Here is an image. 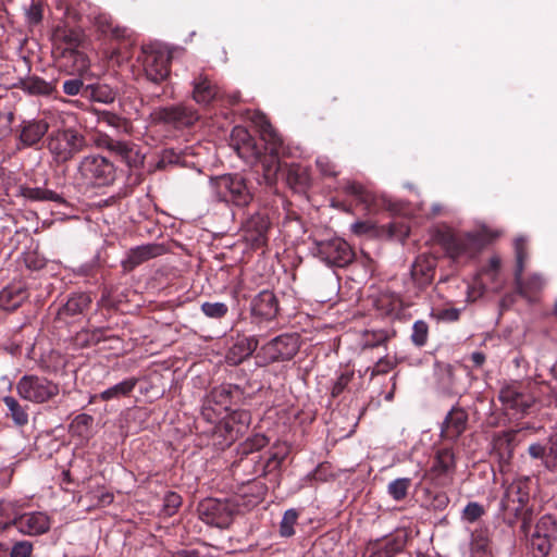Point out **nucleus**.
<instances>
[{"label":"nucleus","instance_id":"34","mask_svg":"<svg viewBox=\"0 0 557 557\" xmlns=\"http://www.w3.org/2000/svg\"><path fill=\"white\" fill-rule=\"evenodd\" d=\"M21 86L25 92L36 96H49L54 90V86L51 83L39 77H30L23 81Z\"/></svg>","mask_w":557,"mask_h":557},{"label":"nucleus","instance_id":"55","mask_svg":"<svg viewBox=\"0 0 557 557\" xmlns=\"http://www.w3.org/2000/svg\"><path fill=\"white\" fill-rule=\"evenodd\" d=\"M116 140L117 139H114L104 133L98 132L95 136L94 143L98 148L107 149L111 152Z\"/></svg>","mask_w":557,"mask_h":557},{"label":"nucleus","instance_id":"6","mask_svg":"<svg viewBox=\"0 0 557 557\" xmlns=\"http://www.w3.org/2000/svg\"><path fill=\"white\" fill-rule=\"evenodd\" d=\"M210 187L216 200L233 202L236 206H247L255 194L246 178L238 173L211 178Z\"/></svg>","mask_w":557,"mask_h":557},{"label":"nucleus","instance_id":"18","mask_svg":"<svg viewBox=\"0 0 557 557\" xmlns=\"http://www.w3.org/2000/svg\"><path fill=\"white\" fill-rule=\"evenodd\" d=\"M159 117L165 123L173 124L175 127L190 126L199 119V114L191 106L177 104L163 108L159 112Z\"/></svg>","mask_w":557,"mask_h":557},{"label":"nucleus","instance_id":"38","mask_svg":"<svg viewBox=\"0 0 557 557\" xmlns=\"http://www.w3.org/2000/svg\"><path fill=\"white\" fill-rule=\"evenodd\" d=\"M96 24L103 34H111L114 38H124L127 36V28L113 25L110 16L100 14L96 17Z\"/></svg>","mask_w":557,"mask_h":557},{"label":"nucleus","instance_id":"14","mask_svg":"<svg viewBox=\"0 0 557 557\" xmlns=\"http://www.w3.org/2000/svg\"><path fill=\"white\" fill-rule=\"evenodd\" d=\"M498 399L505 409L512 410L513 414L525 413L534 404V398L524 393L517 382L505 384L499 391Z\"/></svg>","mask_w":557,"mask_h":557},{"label":"nucleus","instance_id":"2","mask_svg":"<svg viewBox=\"0 0 557 557\" xmlns=\"http://www.w3.org/2000/svg\"><path fill=\"white\" fill-rule=\"evenodd\" d=\"M530 499V481L529 479L513 480L505 487L504 495L500 500V510L505 523L512 527L518 519L522 518L521 532L529 536L531 516L524 510Z\"/></svg>","mask_w":557,"mask_h":557},{"label":"nucleus","instance_id":"4","mask_svg":"<svg viewBox=\"0 0 557 557\" xmlns=\"http://www.w3.org/2000/svg\"><path fill=\"white\" fill-rule=\"evenodd\" d=\"M268 443L269 440L263 434H255L243 442L237 448L238 458L232 465L234 471H242L247 476L264 474L265 468L275 459V456L270 457L265 465L259 455V450Z\"/></svg>","mask_w":557,"mask_h":557},{"label":"nucleus","instance_id":"36","mask_svg":"<svg viewBox=\"0 0 557 557\" xmlns=\"http://www.w3.org/2000/svg\"><path fill=\"white\" fill-rule=\"evenodd\" d=\"M410 486H411V479L397 478L388 483L387 494L394 500L401 502L407 497Z\"/></svg>","mask_w":557,"mask_h":557},{"label":"nucleus","instance_id":"30","mask_svg":"<svg viewBox=\"0 0 557 557\" xmlns=\"http://www.w3.org/2000/svg\"><path fill=\"white\" fill-rule=\"evenodd\" d=\"M137 382L138 380L135 377L125 379L120 383L102 391L100 394L92 396L90 403H92L96 398H99L103 401H109L128 396L136 387Z\"/></svg>","mask_w":557,"mask_h":557},{"label":"nucleus","instance_id":"46","mask_svg":"<svg viewBox=\"0 0 557 557\" xmlns=\"http://www.w3.org/2000/svg\"><path fill=\"white\" fill-rule=\"evenodd\" d=\"M203 314L211 319H221L228 312V307L224 302H209L206 301L201 305Z\"/></svg>","mask_w":557,"mask_h":557},{"label":"nucleus","instance_id":"19","mask_svg":"<svg viewBox=\"0 0 557 557\" xmlns=\"http://www.w3.org/2000/svg\"><path fill=\"white\" fill-rule=\"evenodd\" d=\"M467 423V412L461 408L454 407L443 421L441 436L448 441H456L465 432Z\"/></svg>","mask_w":557,"mask_h":557},{"label":"nucleus","instance_id":"32","mask_svg":"<svg viewBox=\"0 0 557 557\" xmlns=\"http://www.w3.org/2000/svg\"><path fill=\"white\" fill-rule=\"evenodd\" d=\"M470 550L472 557H491V541L487 528H476L471 533Z\"/></svg>","mask_w":557,"mask_h":557},{"label":"nucleus","instance_id":"20","mask_svg":"<svg viewBox=\"0 0 557 557\" xmlns=\"http://www.w3.org/2000/svg\"><path fill=\"white\" fill-rule=\"evenodd\" d=\"M278 312V301L268 289L260 292L251 301V313L260 320H273Z\"/></svg>","mask_w":557,"mask_h":557},{"label":"nucleus","instance_id":"64","mask_svg":"<svg viewBox=\"0 0 557 557\" xmlns=\"http://www.w3.org/2000/svg\"><path fill=\"white\" fill-rule=\"evenodd\" d=\"M448 496L445 493L437 494L434 498V508L443 510L448 505Z\"/></svg>","mask_w":557,"mask_h":557},{"label":"nucleus","instance_id":"57","mask_svg":"<svg viewBox=\"0 0 557 557\" xmlns=\"http://www.w3.org/2000/svg\"><path fill=\"white\" fill-rule=\"evenodd\" d=\"M529 455L534 459H542L544 466L546 467V458H547V444L544 446L540 443H533L529 446Z\"/></svg>","mask_w":557,"mask_h":557},{"label":"nucleus","instance_id":"48","mask_svg":"<svg viewBox=\"0 0 557 557\" xmlns=\"http://www.w3.org/2000/svg\"><path fill=\"white\" fill-rule=\"evenodd\" d=\"M556 532V522L553 516L545 515L536 523L533 534L552 537Z\"/></svg>","mask_w":557,"mask_h":557},{"label":"nucleus","instance_id":"9","mask_svg":"<svg viewBox=\"0 0 557 557\" xmlns=\"http://www.w3.org/2000/svg\"><path fill=\"white\" fill-rule=\"evenodd\" d=\"M199 519L205 523L220 529L228 528L238 506L231 500L206 498L197 508Z\"/></svg>","mask_w":557,"mask_h":557},{"label":"nucleus","instance_id":"12","mask_svg":"<svg viewBox=\"0 0 557 557\" xmlns=\"http://www.w3.org/2000/svg\"><path fill=\"white\" fill-rule=\"evenodd\" d=\"M455 469L456 460L453 450L443 448L437 450L431 468L423 478L430 480L435 486H447L453 482Z\"/></svg>","mask_w":557,"mask_h":557},{"label":"nucleus","instance_id":"5","mask_svg":"<svg viewBox=\"0 0 557 557\" xmlns=\"http://www.w3.org/2000/svg\"><path fill=\"white\" fill-rule=\"evenodd\" d=\"M75 177L85 186H108L115 180V166L100 154H88L77 163Z\"/></svg>","mask_w":557,"mask_h":557},{"label":"nucleus","instance_id":"7","mask_svg":"<svg viewBox=\"0 0 557 557\" xmlns=\"http://www.w3.org/2000/svg\"><path fill=\"white\" fill-rule=\"evenodd\" d=\"M243 392L236 385L222 384L214 387L207 396L201 410V416L210 423H215L225 413L232 410L233 406L242 399Z\"/></svg>","mask_w":557,"mask_h":557},{"label":"nucleus","instance_id":"53","mask_svg":"<svg viewBox=\"0 0 557 557\" xmlns=\"http://www.w3.org/2000/svg\"><path fill=\"white\" fill-rule=\"evenodd\" d=\"M395 362L386 357H382L377 360V362L374 364V367L371 369V377H374L375 375H381L389 372L392 369H394Z\"/></svg>","mask_w":557,"mask_h":557},{"label":"nucleus","instance_id":"43","mask_svg":"<svg viewBox=\"0 0 557 557\" xmlns=\"http://www.w3.org/2000/svg\"><path fill=\"white\" fill-rule=\"evenodd\" d=\"M344 190L355 196L360 202L369 206L373 201V196L361 184L357 182H347L344 186Z\"/></svg>","mask_w":557,"mask_h":557},{"label":"nucleus","instance_id":"59","mask_svg":"<svg viewBox=\"0 0 557 557\" xmlns=\"http://www.w3.org/2000/svg\"><path fill=\"white\" fill-rule=\"evenodd\" d=\"M351 376H352V374H349V373L341 374L332 388V395L333 396L339 395L344 391V388L347 386L349 381L351 380Z\"/></svg>","mask_w":557,"mask_h":557},{"label":"nucleus","instance_id":"50","mask_svg":"<svg viewBox=\"0 0 557 557\" xmlns=\"http://www.w3.org/2000/svg\"><path fill=\"white\" fill-rule=\"evenodd\" d=\"M182 504V498L174 492H168L163 499V513L165 516H173Z\"/></svg>","mask_w":557,"mask_h":557},{"label":"nucleus","instance_id":"44","mask_svg":"<svg viewBox=\"0 0 557 557\" xmlns=\"http://www.w3.org/2000/svg\"><path fill=\"white\" fill-rule=\"evenodd\" d=\"M298 511L296 509H288L284 512L281 524H280V533L284 537H289L294 535L295 530L294 527L298 520Z\"/></svg>","mask_w":557,"mask_h":557},{"label":"nucleus","instance_id":"62","mask_svg":"<svg viewBox=\"0 0 557 557\" xmlns=\"http://www.w3.org/2000/svg\"><path fill=\"white\" fill-rule=\"evenodd\" d=\"M460 310L456 308L444 309L440 312V318L445 321H456L459 319Z\"/></svg>","mask_w":557,"mask_h":557},{"label":"nucleus","instance_id":"17","mask_svg":"<svg viewBox=\"0 0 557 557\" xmlns=\"http://www.w3.org/2000/svg\"><path fill=\"white\" fill-rule=\"evenodd\" d=\"M481 246V239L475 233L450 234L445 238V248L450 257L473 255Z\"/></svg>","mask_w":557,"mask_h":557},{"label":"nucleus","instance_id":"42","mask_svg":"<svg viewBox=\"0 0 557 557\" xmlns=\"http://www.w3.org/2000/svg\"><path fill=\"white\" fill-rule=\"evenodd\" d=\"M485 508L478 502H469L461 511V520L474 523L485 515Z\"/></svg>","mask_w":557,"mask_h":557},{"label":"nucleus","instance_id":"10","mask_svg":"<svg viewBox=\"0 0 557 557\" xmlns=\"http://www.w3.org/2000/svg\"><path fill=\"white\" fill-rule=\"evenodd\" d=\"M143 66L148 81L159 84L170 74L171 54L158 45H147L141 49Z\"/></svg>","mask_w":557,"mask_h":557},{"label":"nucleus","instance_id":"33","mask_svg":"<svg viewBox=\"0 0 557 557\" xmlns=\"http://www.w3.org/2000/svg\"><path fill=\"white\" fill-rule=\"evenodd\" d=\"M91 112L95 114L98 123L106 124L107 126L115 129L117 133H129L131 124L127 120L119 116L117 114L107 111L92 109Z\"/></svg>","mask_w":557,"mask_h":557},{"label":"nucleus","instance_id":"1","mask_svg":"<svg viewBox=\"0 0 557 557\" xmlns=\"http://www.w3.org/2000/svg\"><path fill=\"white\" fill-rule=\"evenodd\" d=\"M253 122L259 127V133L264 143L267 154H261V149L248 131L242 126H236L232 132V147L238 157L246 162L260 160L262 166V176L257 177L259 185L264 184L267 188L272 189L277 181V174L281 170L280 154L283 149V140L276 131L262 114H256Z\"/></svg>","mask_w":557,"mask_h":557},{"label":"nucleus","instance_id":"52","mask_svg":"<svg viewBox=\"0 0 557 557\" xmlns=\"http://www.w3.org/2000/svg\"><path fill=\"white\" fill-rule=\"evenodd\" d=\"M33 544L28 541L16 542L11 549L10 557H30Z\"/></svg>","mask_w":557,"mask_h":557},{"label":"nucleus","instance_id":"8","mask_svg":"<svg viewBox=\"0 0 557 557\" xmlns=\"http://www.w3.org/2000/svg\"><path fill=\"white\" fill-rule=\"evenodd\" d=\"M17 395L33 404H45L54 398L59 392V384L37 374L23 375L15 385Z\"/></svg>","mask_w":557,"mask_h":557},{"label":"nucleus","instance_id":"39","mask_svg":"<svg viewBox=\"0 0 557 557\" xmlns=\"http://www.w3.org/2000/svg\"><path fill=\"white\" fill-rule=\"evenodd\" d=\"M18 517L16 506L9 500H0V531L14 527V520Z\"/></svg>","mask_w":557,"mask_h":557},{"label":"nucleus","instance_id":"31","mask_svg":"<svg viewBox=\"0 0 557 557\" xmlns=\"http://www.w3.org/2000/svg\"><path fill=\"white\" fill-rule=\"evenodd\" d=\"M18 195L26 201H54L64 203L65 200L55 191L45 187H30L21 185L18 187Z\"/></svg>","mask_w":557,"mask_h":557},{"label":"nucleus","instance_id":"28","mask_svg":"<svg viewBox=\"0 0 557 557\" xmlns=\"http://www.w3.org/2000/svg\"><path fill=\"white\" fill-rule=\"evenodd\" d=\"M404 542L399 539L375 541L367 545L364 557H393L403 549Z\"/></svg>","mask_w":557,"mask_h":557},{"label":"nucleus","instance_id":"54","mask_svg":"<svg viewBox=\"0 0 557 557\" xmlns=\"http://www.w3.org/2000/svg\"><path fill=\"white\" fill-rule=\"evenodd\" d=\"M315 164L324 176H336L337 171L335 170V165L327 157H319L315 161Z\"/></svg>","mask_w":557,"mask_h":557},{"label":"nucleus","instance_id":"61","mask_svg":"<svg viewBox=\"0 0 557 557\" xmlns=\"http://www.w3.org/2000/svg\"><path fill=\"white\" fill-rule=\"evenodd\" d=\"M239 347L244 348L245 357L250 356L258 347V339L256 337H248L243 339L239 344Z\"/></svg>","mask_w":557,"mask_h":557},{"label":"nucleus","instance_id":"60","mask_svg":"<svg viewBox=\"0 0 557 557\" xmlns=\"http://www.w3.org/2000/svg\"><path fill=\"white\" fill-rule=\"evenodd\" d=\"M351 232L356 235H363L372 231L373 224L369 221H357L350 226Z\"/></svg>","mask_w":557,"mask_h":557},{"label":"nucleus","instance_id":"15","mask_svg":"<svg viewBox=\"0 0 557 557\" xmlns=\"http://www.w3.org/2000/svg\"><path fill=\"white\" fill-rule=\"evenodd\" d=\"M14 527L18 532L28 536H36L47 533L51 528L50 517L42 511H29L14 520Z\"/></svg>","mask_w":557,"mask_h":557},{"label":"nucleus","instance_id":"3","mask_svg":"<svg viewBox=\"0 0 557 557\" xmlns=\"http://www.w3.org/2000/svg\"><path fill=\"white\" fill-rule=\"evenodd\" d=\"M46 147L57 164L71 161L88 147L86 136L75 127H61L50 132Z\"/></svg>","mask_w":557,"mask_h":557},{"label":"nucleus","instance_id":"40","mask_svg":"<svg viewBox=\"0 0 557 557\" xmlns=\"http://www.w3.org/2000/svg\"><path fill=\"white\" fill-rule=\"evenodd\" d=\"M90 87L91 100L100 103H112L115 100L116 92L108 85H92Z\"/></svg>","mask_w":557,"mask_h":557},{"label":"nucleus","instance_id":"21","mask_svg":"<svg viewBox=\"0 0 557 557\" xmlns=\"http://www.w3.org/2000/svg\"><path fill=\"white\" fill-rule=\"evenodd\" d=\"M191 85L193 99L200 106H209L220 95L218 85L202 73L193 79Z\"/></svg>","mask_w":557,"mask_h":557},{"label":"nucleus","instance_id":"11","mask_svg":"<svg viewBox=\"0 0 557 557\" xmlns=\"http://www.w3.org/2000/svg\"><path fill=\"white\" fill-rule=\"evenodd\" d=\"M312 251L327 265L344 267L352 260L350 246L339 237L315 242Z\"/></svg>","mask_w":557,"mask_h":557},{"label":"nucleus","instance_id":"47","mask_svg":"<svg viewBox=\"0 0 557 557\" xmlns=\"http://www.w3.org/2000/svg\"><path fill=\"white\" fill-rule=\"evenodd\" d=\"M429 335V326L423 320H418L413 323L411 341L418 346L422 347L426 344Z\"/></svg>","mask_w":557,"mask_h":557},{"label":"nucleus","instance_id":"41","mask_svg":"<svg viewBox=\"0 0 557 557\" xmlns=\"http://www.w3.org/2000/svg\"><path fill=\"white\" fill-rule=\"evenodd\" d=\"M84 498L89 500L90 506L104 507L113 502V494L102 487H97L96 490H90Z\"/></svg>","mask_w":557,"mask_h":557},{"label":"nucleus","instance_id":"16","mask_svg":"<svg viewBox=\"0 0 557 557\" xmlns=\"http://www.w3.org/2000/svg\"><path fill=\"white\" fill-rule=\"evenodd\" d=\"M515 252H516V272H515V281L517 286L521 289H530L537 290L544 286V278L540 274H533L528 282L524 284L522 282V273L524 270V262L528 258L527 253V240L524 237H518L515 240Z\"/></svg>","mask_w":557,"mask_h":557},{"label":"nucleus","instance_id":"56","mask_svg":"<svg viewBox=\"0 0 557 557\" xmlns=\"http://www.w3.org/2000/svg\"><path fill=\"white\" fill-rule=\"evenodd\" d=\"M305 180V172L300 166L292 164L287 169V182L289 184H302Z\"/></svg>","mask_w":557,"mask_h":557},{"label":"nucleus","instance_id":"27","mask_svg":"<svg viewBox=\"0 0 557 557\" xmlns=\"http://www.w3.org/2000/svg\"><path fill=\"white\" fill-rule=\"evenodd\" d=\"M28 297L27 290L22 284H12L0 292V307L12 311L17 309Z\"/></svg>","mask_w":557,"mask_h":557},{"label":"nucleus","instance_id":"37","mask_svg":"<svg viewBox=\"0 0 557 557\" xmlns=\"http://www.w3.org/2000/svg\"><path fill=\"white\" fill-rule=\"evenodd\" d=\"M89 302H90V298H89V296H87L85 294L72 296L71 298H69L66 304L62 307V309L60 310V313L65 314V315L78 314V313L83 312V310L85 308L88 307Z\"/></svg>","mask_w":557,"mask_h":557},{"label":"nucleus","instance_id":"24","mask_svg":"<svg viewBox=\"0 0 557 557\" xmlns=\"http://www.w3.org/2000/svg\"><path fill=\"white\" fill-rule=\"evenodd\" d=\"M163 248L157 244H147L137 246L128 250L126 258L123 260V267L126 270H133L137 265L162 255Z\"/></svg>","mask_w":557,"mask_h":557},{"label":"nucleus","instance_id":"29","mask_svg":"<svg viewBox=\"0 0 557 557\" xmlns=\"http://www.w3.org/2000/svg\"><path fill=\"white\" fill-rule=\"evenodd\" d=\"M2 401L7 408L5 417L11 419L15 426L22 428L28 424V406L22 405L20 400L13 396H4Z\"/></svg>","mask_w":557,"mask_h":557},{"label":"nucleus","instance_id":"58","mask_svg":"<svg viewBox=\"0 0 557 557\" xmlns=\"http://www.w3.org/2000/svg\"><path fill=\"white\" fill-rule=\"evenodd\" d=\"M83 81L79 78H73L63 83V91L69 96H76L83 88Z\"/></svg>","mask_w":557,"mask_h":557},{"label":"nucleus","instance_id":"25","mask_svg":"<svg viewBox=\"0 0 557 557\" xmlns=\"http://www.w3.org/2000/svg\"><path fill=\"white\" fill-rule=\"evenodd\" d=\"M221 419L224 420V426L228 437L235 440L248 429L251 416L246 410L232 409V412L225 413Z\"/></svg>","mask_w":557,"mask_h":557},{"label":"nucleus","instance_id":"22","mask_svg":"<svg viewBox=\"0 0 557 557\" xmlns=\"http://www.w3.org/2000/svg\"><path fill=\"white\" fill-rule=\"evenodd\" d=\"M269 219L260 213L251 215L245 224V236L253 247H261L267 242V232L269 230Z\"/></svg>","mask_w":557,"mask_h":557},{"label":"nucleus","instance_id":"45","mask_svg":"<svg viewBox=\"0 0 557 557\" xmlns=\"http://www.w3.org/2000/svg\"><path fill=\"white\" fill-rule=\"evenodd\" d=\"M64 57L73 61V72L82 74L89 69V61L87 55L78 50H67Z\"/></svg>","mask_w":557,"mask_h":557},{"label":"nucleus","instance_id":"49","mask_svg":"<svg viewBox=\"0 0 557 557\" xmlns=\"http://www.w3.org/2000/svg\"><path fill=\"white\" fill-rule=\"evenodd\" d=\"M530 544L533 550L537 552V557L546 556L550 550V537L544 535L533 534L530 539Z\"/></svg>","mask_w":557,"mask_h":557},{"label":"nucleus","instance_id":"51","mask_svg":"<svg viewBox=\"0 0 557 557\" xmlns=\"http://www.w3.org/2000/svg\"><path fill=\"white\" fill-rule=\"evenodd\" d=\"M546 468L557 471V434L550 436L547 442Z\"/></svg>","mask_w":557,"mask_h":557},{"label":"nucleus","instance_id":"35","mask_svg":"<svg viewBox=\"0 0 557 557\" xmlns=\"http://www.w3.org/2000/svg\"><path fill=\"white\" fill-rule=\"evenodd\" d=\"M389 338L391 333L386 330L364 331L361 346L363 349L375 348L384 345Z\"/></svg>","mask_w":557,"mask_h":557},{"label":"nucleus","instance_id":"63","mask_svg":"<svg viewBox=\"0 0 557 557\" xmlns=\"http://www.w3.org/2000/svg\"><path fill=\"white\" fill-rule=\"evenodd\" d=\"M27 18L30 23H38L41 20V10L37 5H32L27 10Z\"/></svg>","mask_w":557,"mask_h":557},{"label":"nucleus","instance_id":"13","mask_svg":"<svg viewBox=\"0 0 557 557\" xmlns=\"http://www.w3.org/2000/svg\"><path fill=\"white\" fill-rule=\"evenodd\" d=\"M299 349L298 337L294 334H282L261 347L267 362H276L292 359Z\"/></svg>","mask_w":557,"mask_h":557},{"label":"nucleus","instance_id":"26","mask_svg":"<svg viewBox=\"0 0 557 557\" xmlns=\"http://www.w3.org/2000/svg\"><path fill=\"white\" fill-rule=\"evenodd\" d=\"M113 156L120 158L129 168H138L144 163L145 156L140 152L138 147L126 140H116L111 151Z\"/></svg>","mask_w":557,"mask_h":557},{"label":"nucleus","instance_id":"23","mask_svg":"<svg viewBox=\"0 0 557 557\" xmlns=\"http://www.w3.org/2000/svg\"><path fill=\"white\" fill-rule=\"evenodd\" d=\"M20 131V141L24 147H33L38 144L49 131L46 120L23 121Z\"/></svg>","mask_w":557,"mask_h":557}]
</instances>
